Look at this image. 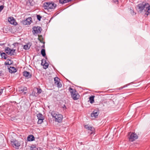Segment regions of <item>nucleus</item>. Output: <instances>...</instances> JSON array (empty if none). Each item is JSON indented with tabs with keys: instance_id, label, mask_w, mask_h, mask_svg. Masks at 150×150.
Returning a JSON list of instances; mask_svg holds the SVG:
<instances>
[{
	"instance_id": "nucleus-2",
	"label": "nucleus",
	"mask_w": 150,
	"mask_h": 150,
	"mask_svg": "<svg viewBox=\"0 0 150 150\" xmlns=\"http://www.w3.org/2000/svg\"><path fill=\"white\" fill-rule=\"evenodd\" d=\"M52 116L55 118V121L58 122H62L63 118V116L61 114L56 112L55 111H53L51 112Z\"/></svg>"
},
{
	"instance_id": "nucleus-37",
	"label": "nucleus",
	"mask_w": 150,
	"mask_h": 150,
	"mask_svg": "<svg viewBox=\"0 0 150 150\" xmlns=\"http://www.w3.org/2000/svg\"><path fill=\"white\" fill-rule=\"evenodd\" d=\"M126 86H124L123 87H125Z\"/></svg>"
},
{
	"instance_id": "nucleus-8",
	"label": "nucleus",
	"mask_w": 150,
	"mask_h": 150,
	"mask_svg": "<svg viewBox=\"0 0 150 150\" xmlns=\"http://www.w3.org/2000/svg\"><path fill=\"white\" fill-rule=\"evenodd\" d=\"M54 83L56 85L58 88H61L62 87V84L60 82V79L57 77H55L54 79Z\"/></svg>"
},
{
	"instance_id": "nucleus-24",
	"label": "nucleus",
	"mask_w": 150,
	"mask_h": 150,
	"mask_svg": "<svg viewBox=\"0 0 150 150\" xmlns=\"http://www.w3.org/2000/svg\"><path fill=\"white\" fill-rule=\"evenodd\" d=\"M89 100L90 101V103H93L94 102V97L91 96L89 98Z\"/></svg>"
},
{
	"instance_id": "nucleus-18",
	"label": "nucleus",
	"mask_w": 150,
	"mask_h": 150,
	"mask_svg": "<svg viewBox=\"0 0 150 150\" xmlns=\"http://www.w3.org/2000/svg\"><path fill=\"white\" fill-rule=\"evenodd\" d=\"M34 137L33 135H30L27 137L28 140L29 141H32L34 140Z\"/></svg>"
},
{
	"instance_id": "nucleus-32",
	"label": "nucleus",
	"mask_w": 150,
	"mask_h": 150,
	"mask_svg": "<svg viewBox=\"0 0 150 150\" xmlns=\"http://www.w3.org/2000/svg\"><path fill=\"white\" fill-rule=\"evenodd\" d=\"M113 2L115 3H116L118 2V0H113Z\"/></svg>"
},
{
	"instance_id": "nucleus-26",
	"label": "nucleus",
	"mask_w": 150,
	"mask_h": 150,
	"mask_svg": "<svg viewBox=\"0 0 150 150\" xmlns=\"http://www.w3.org/2000/svg\"><path fill=\"white\" fill-rule=\"evenodd\" d=\"M6 54L5 53H1V55L2 58H4V59H6V58L5 57V55Z\"/></svg>"
},
{
	"instance_id": "nucleus-31",
	"label": "nucleus",
	"mask_w": 150,
	"mask_h": 150,
	"mask_svg": "<svg viewBox=\"0 0 150 150\" xmlns=\"http://www.w3.org/2000/svg\"><path fill=\"white\" fill-rule=\"evenodd\" d=\"M3 89H1L0 90V95H1L3 93Z\"/></svg>"
},
{
	"instance_id": "nucleus-35",
	"label": "nucleus",
	"mask_w": 150,
	"mask_h": 150,
	"mask_svg": "<svg viewBox=\"0 0 150 150\" xmlns=\"http://www.w3.org/2000/svg\"><path fill=\"white\" fill-rule=\"evenodd\" d=\"M132 11H133V13H134V11H133V10H132Z\"/></svg>"
},
{
	"instance_id": "nucleus-1",
	"label": "nucleus",
	"mask_w": 150,
	"mask_h": 150,
	"mask_svg": "<svg viewBox=\"0 0 150 150\" xmlns=\"http://www.w3.org/2000/svg\"><path fill=\"white\" fill-rule=\"evenodd\" d=\"M137 6L140 13H142L144 10L145 12L144 15L146 17L150 14V5L148 3L143 1L138 4Z\"/></svg>"
},
{
	"instance_id": "nucleus-38",
	"label": "nucleus",
	"mask_w": 150,
	"mask_h": 150,
	"mask_svg": "<svg viewBox=\"0 0 150 150\" xmlns=\"http://www.w3.org/2000/svg\"><path fill=\"white\" fill-rule=\"evenodd\" d=\"M81 144H82V142H81Z\"/></svg>"
},
{
	"instance_id": "nucleus-16",
	"label": "nucleus",
	"mask_w": 150,
	"mask_h": 150,
	"mask_svg": "<svg viewBox=\"0 0 150 150\" xmlns=\"http://www.w3.org/2000/svg\"><path fill=\"white\" fill-rule=\"evenodd\" d=\"M9 72L11 73L16 72V69L14 67H11L9 69Z\"/></svg>"
},
{
	"instance_id": "nucleus-5",
	"label": "nucleus",
	"mask_w": 150,
	"mask_h": 150,
	"mask_svg": "<svg viewBox=\"0 0 150 150\" xmlns=\"http://www.w3.org/2000/svg\"><path fill=\"white\" fill-rule=\"evenodd\" d=\"M42 31L41 28L40 27H34L33 28V32L34 35L39 34Z\"/></svg>"
},
{
	"instance_id": "nucleus-15",
	"label": "nucleus",
	"mask_w": 150,
	"mask_h": 150,
	"mask_svg": "<svg viewBox=\"0 0 150 150\" xmlns=\"http://www.w3.org/2000/svg\"><path fill=\"white\" fill-rule=\"evenodd\" d=\"M99 114V112L96 110L94 111L91 114V116L92 117L96 118Z\"/></svg>"
},
{
	"instance_id": "nucleus-4",
	"label": "nucleus",
	"mask_w": 150,
	"mask_h": 150,
	"mask_svg": "<svg viewBox=\"0 0 150 150\" xmlns=\"http://www.w3.org/2000/svg\"><path fill=\"white\" fill-rule=\"evenodd\" d=\"M69 90L71 93L72 97L74 100H76L79 99V94L75 90L70 88H69Z\"/></svg>"
},
{
	"instance_id": "nucleus-30",
	"label": "nucleus",
	"mask_w": 150,
	"mask_h": 150,
	"mask_svg": "<svg viewBox=\"0 0 150 150\" xmlns=\"http://www.w3.org/2000/svg\"><path fill=\"white\" fill-rule=\"evenodd\" d=\"M18 45V42H16L15 43L13 44V45L14 46L16 47V46H17Z\"/></svg>"
},
{
	"instance_id": "nucleus-34",
	"label": "nucleus",
	"mask_w": 150,
	"mask_h": 150,
	"mask_svg": "<svg viewBox=\"0 0 150 150\" xmlns=\"http://www.w3.org/2000/svg\"><path fill=\"white\" fill-rule=\"evenodd\" d=\"M4 45V44H0V45Z\"/></svg>"
},
{
	"instance_id": "nucleus-11",
	"label": "nucleus",
	"mask_w": 150,
	"mask_h": 150,
	"mask_svg": "<svg viewBox=\"0 0 150 150\" xmlns=\"http://www.w3.org/2000/svg\"><path fill=\"white\" fill-rule=\"evenodd\" d=\"M32 18L29 17L27 18L25 20L23 21V23L24 25H30L31 22Z\"/></svg>"
},
{
	"instance_id": "nucleus-21",
	"label": "nucleus",
	"mask_w": 150,
	"mask_h": 150,
	"mask_svg": "<svg viewBox=\"0 0 150 150\" xmlns=\"http://www.w3.org/2000/svg\"><path fill=\"white\" fill-rule=\"evenodd\" d=\"M49 64L48 63L46 62V61H45V63L43 64V68L44 69H47L48 67Z\"/></svg>"
},
{
	"instance_id": "nucleus-20",
	"label": "nucleus",
	"mask_w": 150,
	"mask_h": 150,
	"mask_svg": "<svg viewBox=\"0 0 150 150\" xmlns=\"http://www.w3.org/2000/svg\"><path fill=\"white\" fill-rule=\"evenodd\" d=\"M30 150H38V148L34 145H32L30 148Z\"/></svg>"
},
{
	"instance_id": "nucleus-13",
	"label": "nucleus",
	"mask_w": 150,
	"mask_h": 150,
	"mask_svg": "<svg viewBox=\"0 0 150 150\" xmlns=\"http://www.w3.org/2000/svg\"><path fill=\"white\" fill-rule=\"evenodd\" d=\"M23 76L27 79L30 78L32 75L31 74L28 72L27 71H24L23 72Z\"/></svg>"
},
{
	"instance_id": "nucleus-9",
	"label": "nucleus",
	"mask_w": 150,
	"mask_h": 150,
	"mask_svg": "<svg viewBox=\"0 0 150 150\" xmlns=\"http://www.w3.org/2000/svg\"><path fill=\"white\" fill-rule=\"evenodd\" d=\"M137 138V134L134 133H132L130 135L129 139L130 141L133 142Z\"/></svg>"
},
{
	"instance_id": "nucleus-6",
	"label": "nucleus",
	"mask_w": 150,
	"mask_h": 150,
	"mask_svg": "<svg viewBox=\"0 0 150 150\" xmlns=\"http://www.w3.org/2000/svg\"><path fill=\"white\" fill-rule=\"evenodd\" d=\"M37 116L38 119L37 123L38 124H41L44 119V117L43 115L41 113H39L37 114Z\"/></svg>"
},
{
	"instance_id": "nucleus-23",
	"label": "nucleus",
	"mask_w": 150,
	"mask_h": 150,
	"mask_svg": "<svg viewBox=\"0 0 150 150\" xmlns=\"http://www.w3.org/2000/svg\"><path fill=\"white\" fill-rule=\"evenodd\" d=\"M38 39L41 42H43V40L42 38V36L41 35H38Z\"/></svg>"
},
{
	"instance_id": "nucleus-33",
	"label": "nucleus",
	"mask_w": 150,
	"mask_h": 150,
	"mask_svg": "<svg viewBox=\"0 0 150 150\" xmlns=\"http://www.w3.org/2000/svg\"><path fill=\"white\" fill-rule=\"evenodd\" d=\"M45 61V60H42V62H41V65H43V64H44V63L43 62V61Z\"/></svg>"
},
{
	"instance_id": "nucleus-12",
	"label": "nucleus",
	"mask_w": 150,
	"mask_h": 150,
	"mask_svg": "<svg viewBox=\"0 0 150 150\" xmlns=\"http://www.w3.org/2000/svg\"><path fill=\"white\" fill-rule=\"evenodd\" d=\"M12 145L13 147L15 146L16 148L18 149L19 147L20 146V144L17 141L15 140L12 142Z\"/></svg>"
},
{
	"instance_id": "nucleus-7",
	"label": "nucleus",
	"mask_w": 150,
	"mask_h": 150,
	"mask_svg": "<svg viewBox=\"0 0 150 150\" xmlns=\"http://www.w3.org/2000/svg\"><path fill=\"white\" fill-rule=\"evenodd\" d=\"M15 49H11L8 47H6L5 48V51L8 54L12 55H14V53L15 51Z\"/></svg>"
},
{
	"instance_id": "nucleus-3",
	"label": "nucleus",
	"mask_w": 150,
	"mask_h": 150,
	"mask_svg": "<svg viewBox=\"0 0 150 150\" xmlns=\"http://www.w3.org/2000/svg\"><path fill=\"white\" fill-rule=\"evenodd\" d=\"M57 6L56 4L53 2H46L44 4V8L45 9H54Z\"/></svg>"
},
{
	"instance_id": "nucleus-22",
	"label": "nucleus",
	"mask_w": 150,
	"mask_h": 150,
	"mask_svg": "<svg viewBox=\"0 0 150 150\" xmlns=\"http://www.w3.org/2000/svg\"><path fill=\"white\" fill-rule=\"evenodd\" d=\"M41 54L44 57L46 55L45 50L44 49H42L41 51Z\"/></svg>"
},
{
	"instance_id": "nucleus-25",
	"label": "nucleus",
	"mask_w": 150,
	"mask_h": 150,
	"mask_svg": "<svg viewBox=\"0 0 150 150\" xmlns=\"http://www.w3.org/2000/svg\"><path fill=\"white\" fill-rule=\"evenodd\" d=\"M36 89L37 91V93L38 95L41 93L42 92V90L40 88H36Z\"/></svg>"
},
{
	"instance_id": "nucleus-29",
	"label": "nucleus",
	"mask_w": 150,
	"mask_h": 150,
	"mask_svg": "<svg viewBox=\"0 0 150 150\" xmlns=\"http://www.w3.org/2000/svg\"><path fill=\"white\" fill-rule=\"evenodd\" d=\"M4 5H1L0 6V12H1L4 9Z\"/></svg>"
},
{
	"instance_id": "nucleus-14",
	"label": "nucleus",
	"mask_w": 150,
	"mask_h": 150,
	"mask_svg": "<svg viewBox=\"0 0 150 150\" xmlns=\"http://www.w3.org/2000/svg\"><path fill=\"white\" fill-rule=\"evenodd\" d=\"M84 127L86 129L91 131L90 134H92L93 133V131L94 130V128L93 127L88 126V125H84Z\"/></svg>"
},
{
	"instance_id": "nucleus-27",
	"label": "nucleus",
	"mask_w": 150,
	"mask_h": 150,
	"mask_svg": "<svg viewBox=\"0 0 150 150\" xmlns=\"http://www.w3.org/2000/svg\"><path fill=\"white\" fill-rule=\"evenodd\" d=\"M37 19L39 21H40L41 20V18H42L41 16L40 15H37Z\"/></svg>"
},
{
	"instance_id": "nucleus-10",
	"label": "nucleus",
	"mask_w": 150,
	"mask_h": 150,
	"mask_svg": "<svg viewBox=\"0 0 150 150\" xmlns=\"http://www.w3.org/2000/svg\"><path fill=\"white\" fill-rule=\"evenodd\" d=\"M8 21L11 24L16 25L17 24V23L16 21L15 20L13 17H11L8 18Z\"/></svg>"
},
{
	"instance_id": "nucleus-17",
	"label": "nucleus",
	"mask_w": 150,
	"mask_h": 150,
	"mask_svg": "<svg viewBox=\"0 0 150 150\" xmlns=\"http://www.w3.org/2000/svg\"><path fill=\"white\" fill-rule=\"evenodd\" d=\"M31 45L30 43H28L23 46V48L26 50H28L30 48Z\"/></svg>"
},
{
	"instance_id": "nucleus-36",
	"label": "nucleus",
	"mask_w": 150,
	"mask_h": 150,
	"mask_svg": "<svg viewBox=\"0 0 150 150\" xmlns=\"http://www.w3.org/2000/svg\"><path fill=\"white\" fill-rule=\"evenodd\" d=\"M130 132L129 133V134H130Z\"/></svg>"
},
{
	"instance_id": "nucleus-19",
	"label": "nucleus",
	"mask_w": 150,
	"mask_h": 150,
	"mask_svg": "<svg viewBox=\"0 0 150 150\" xmlns=\"http://www.w3.org/2000/svg\"><path fill=\"white\" fill-rule=\"evenodd\" d=\"M27 90L26 87H24L22 88L21 89L19 90V91L21 93H24V94L26 93V91Z\"/></svg>"
},
{
	"instance_id": "nucleus-28",
	"label": "nucleus",
	"mask_w": 150,
	"mask_h": 150,
	"mask_svg": "<svg viewBox=\"0 0 150 150\" xmlns=\"http://www.w3.org/2000/svg\"><path fill=\"white\" fill-rule=\"evenodd\" d=\"M33 96H37L38 94V93H35V89L34 90V91L33 92Z\"/></svg>"
}]
</instances>
